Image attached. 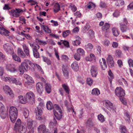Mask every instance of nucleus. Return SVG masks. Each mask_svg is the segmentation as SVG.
Listing matches in <instances>:
<instances>
[{
	"label": "nucleus",
	"instance_id": "f257e3e1",
	"mask_svg": "<svg viewBox=\"0 0 133 133\" xmlns=\"http://www.w3.org/2000/svg\"><path fill=\"white\" fill-rule=\"evenodd\" d=\"M17 109L14 106L11 107L9 111V116L11 122L14 123L17 116Z\"/></svg>",
	"mask_w": 133,
	"mask_h": 133
},
{
	"label": "nucleus",
	"instance_id": "f03ea898",
	"mask_svg": "<svg viewBox=\"0 0 133 133\" xmlns=\"http://www.w3.org/2000/svg\"><path fill=\"white\" fill-rule=\"evenodd\" d=\"M104 106L113 112H116V108L113 104L109 100L105 101L104 102Z\"/></svg>",
	"mask_w": 133,
	"mask_h": 133
},
{
	"label": "nucleus",
	"instance_id": "7ed1b4c3",
	"mask_svg": "<svg viewBox=\"0 0 133 133\" xmlns=\"http://www.w3.org/2000/svg\"><path fill=\"white\" fill-rule=\"evenodd\" d=\"M128 23L127 19L125 18L123 19V23L121 22L119 23V27L121 31L123 32H125L129 30L128 27L126 25Z\"/></svg>",
	"mask_w": 133,
	"mask_h": 133
},
{
	"label": "nucleus",
	"instance_id": "20e7f679",
	"mask_svg": "<svg viewBox=\"0 0 133 133\" xmlns=\"http://www.w3.org/2000/svg\"><path fill=\"white\" fill-rule=\"evenodd\" d=\"M3 79L5 81H8L10 83L12 82L17 85H21L22 84V83L20 82L17 81L16 78L14 77H7L3 78Z\"/></svg>",
	"mask_w": 133,
	"mask_h": 133
},
{
	"label": "nucleus",
	"instance_id": "39448f33",
	"mask_svg": "<svg viewBox=\"0 0 133 133\" xmlns=\"http://www.w3.org/2000/svg\"><path fill=\"white\" fill-rule=\"evenodd\" d=\"M27 60H25L19 66V70L20 72H24L28 70L29 66L28 65V63L27 62Z\"/></svg>",
	"mask_w": 133,
	"mask_h": 133
},
{
	"label": "nucleus",
	"instance_id": "423d86ee",
	"mask_svg": "<svg viewBox=\"0 0 133 133\" xmlns=\"http://www.w3.org/2000/svg\"><path fill=\"white\" fill-rule=\"evenodd\" d=\"M0 116L3 119L5 118L8 115V112L5 110V108L2 104L0 102Z\"/></svg>",
	"mask_w": 133,
	"mask_h": 133
},
{
	"label": "nucleus",
	"instance_id": "0eeeda50",
	"mask_svg": "<svg viewBox=\"0 0 133 133\" xmlns=\"http://www.w3.org/2000/svg\"><path fill=\"white\" fill-rule=\"evenodd\" d=\"M25 97L28 101L33 103L35 101V95L31 92H27L25 95Z\"/></svg>",
	"mask_w": 133,
	"mask_h": 133
},
{
	"label": "nucleus",
	"instance_id": "6e6552de",
	"mask_svg": "<svg viewBox=\"0 0 133 133\" xmlns=\"http://www.w3.org/2000/svg\"><path fill=\"white\" fill-rule=\"evenodd\" d=\"M3 48L4 50L8 54H11L13 52V49L12 46L9 43L4 44L3 46Z\"/></svg>",
	"mask_w": 133,
	"mask_h": 133
},
{
	"label": "nucleus",
	"instance_id": "1a4fd4ad",
	"mask_svg": "<svg viewBox=\"0 0 133 133\" xmlns=\"http://www.w3.org/2000/svg\"><path fill=\"white\" fill-rule=\"evenodd\" d=\"M116 95L119 98L124 96L125 95L124 90L121 87H117L115 90Z\"/></svg>",
	"mask_w": 133,
	"mask_h": 133
},
{
	"label": "nucleus",
	"instance_id": "9d476101",
	"mask_svg": "<svg viewBox=\"0 0 133 133\" xmlns=\"http://www.w3.org/2000/svg\"><path fill=\"white\" fill-rule=\"evenodd\" d=\"M97 70L98 68L96 66L93 65L91 66L90 72L92 77H96L98 74Z\"/></svg>",
	"mask_w": 133,
	"mask_h": 133
},
{
	"label": "nucleus",
	"instance_id": "9b49d317",
	"mask_svg": "<svg viewBox=\"0 0 133 133\" xmlns=\"http://www.w3.org/2000/svg\"><path fill=\"white\" fill-rule=\"evenodd\" d=\"M3 89L4 91L6 94H9L12 98L14 97V94L13 93L12 91L8 86L5 85L3 87Z\"/></svg>",
	"mask_w": 133,
	"mask_h": 133
},
{
	"label": "nucleus",
	"instance_id": "f8f14e48",
	"mask_svg": "<svg viewBox=\"0 0 133 133\" xmlns=\"http://www.w3.org/2000/svg\"><path fill=\"white\" fill-rule=\"evenodd\" d=\"M107 59L108 66L110 68L113 67L114 66L115 63L112 56L110 55H109Z\"/></svg>",
	"mask_w": 133,
	"mask_h": 133
},
{
	"label": "nucleus",
	"instance_id": "ddd939ff",
	"mask_svg": "<svg viewBox=\"0 0 133 133\" xmlns=\"http://www.w3.org/2000/svg\"><path fill=\"white\" fill-rule=\"evenodd\" d=\"M37 130L39 132H42L43 133H49L48 130L44 124L40 125L37 128Z\"/></svg>",
	"mask_w": 133,
	"mask_h": 133
},
{
	"label": "nucleus",
	"instance_id": "4468645a",
	"mask_svg": "<svg viewBox=\"0 0 133 133\" xmlns=\"http://www.w3.org/2000/svg\"><path fill=\"white\" fill-rule=\"evenodd\" d=\"M35 112L36 113V119L39 120L42 119V110L41 108L39 107H37L36 109Z\"/></svg>",
	"mask_w": 133,
	"mask_h": 133
},
{
	"label": "nucleus",
	"instance_id": "2eb2a0df",
	"mask_svg": "<svg viewBox=\"0 0 133 133\" xmlns=\"http://www.w3.org/2000/svg\"><path fill=\"white\" fill-rule=\"evenodd\" d=\"M7 70L11 73H14L17 72V70L15 66L10 64H8L6 67Z\"/></svg>",
	"mask_w": 133,
	"mask_h": 133
},
{
	"label": "nucleus",
	"instance_id": "dca6fc26",
	"mask_svg": "<svg viewBox=\"0 0 133 133\" xmlns=\"http://www.w3.org/2000/svg\"><path fill=\"white\" fill-rule=\"evenodd\" d=\"M36 87L37 91L40 95H41L44 91L43 84L40 82H38L36 84Z\"/></svg>",
	"mask_w": 133,
	"mask_h": 133
},
{
	"label": "nucleus",
	"instance_id": "f3484780",
	"mask_svg": "<svg viewBox=\"0 0 133 133\" xmlns=\"http://www.w3.org/2000/svg\"><path fill=\"white\" fill-rule=\"evenodd\" d=\"M69 67L66 65H63L62 70L64 76L66 78L69 77Z\"/></svg>",
	"mask_w": 133,
	"mask_h": 133
},
{
	"label": "nucleus",
	"instance_id": "a211bd4d",
	"mask_svg": "<svg viewBox=\"0 0 133 133\" xmlns=\"http://www.w3.org/2000/svg\"><path fill=\"white\" fill-rule=\"evenodd\" d=\"M99 62L102 69L105 70L107 68V65L105 60L104 58H102L100 60Z\"/></svg>",
	"mask_w": 133,
	"mask_h": 133
},
{
	"label": "nucleus",
	"instance_id": "6ab92c4d",
	"mask_svg": "<svg viewBox=\"0 0 133 133\" xmlns=\"http://www.w3.org/2000/svg\"><path fill=\"white\" fill-rule=\"evenodd\" d=\"M75 38L76 39L72 41V44L74 45H79L81 43V38L78 36H76Z\"/></svg>",
	"mask_w": 133,
	"mask_h": 133
},
{
	"label": "nucleus",
	"instance_id": "aec40b11",
	"mask_svg": "<svg viewBox=\"0 0 133 133\" xmlns=\"http://www.w3.org/2000/svg\"><path fill=\"white\" fill-rule=\"evenodd\" d=\"M34 121L32 119L30 118H28L27 119V127L28 129H30L32 128H33L32 127L33 125V122Z\"/></svg>",
	"mask_w": 133,
	"mask_h": 133
},
{
	"label": "nucleus",
	"instance_id": "412c9836",
	"mask_svg": "<svg viewBox=\"0 0 133 133\" xmlns=\"http://www.w3.org/2000/svg\"><path fill=\"white\" fill-rule=\"evenodd\" d=\"M22 46L24 51L26 55L28 56H30V52L28 47L25 44H23Z\"/></svg>",
	"mask_w": 133,
	"mask_h": 133
},
{
	"label": "nucleus",
	"instance_id": "4be33fe9",
	"mask_svg": "<svg viewBox=\"0 0 133 133\" xmlns=\"http://www.w3.org/2000/svg\"><path fill=\"white\" fill-rule=\"evenodd\" d=\"M57 112V111L55 110H54V115L56 118L58 120H60L62 118V112Z\"/></svg>",
	"mask_w": 133,
	"mask_h": 133
},
{
	"label": "nucleus",
	"instance_id": "5701e85b",
	"mask_svg": "<svg viewBox=\"0 0 133 133\" xmlns=\"http://www.w3.org/2000/svg\"><path fill=\"white\" fill-rule=\"evenodd\" d=\"M72 69L75 71H77L79 70V66L77 62H74L71 65Z\"/></svg>",
	"mask_w": 133,
	"mask_h": 133
},
{
	"label": "nucleus",
	"instance_id": "b1692460",
	"mask_svg": "<svg viewBox=\"0 0 133 133\" xmlns=\"http://www.w3.org/2000/svg\"><path fill=\"white\" fill-rule=\"evenodd\" d=\"M17 128L19 133H25L26 130V127L25 126L21 125Z\"/></svg>",
	"mask_w": 133,
	"mask_h": 133
},
{
	"label": "nucleus",
	"instance_id": "393cba45",
	"mask_svg": "<svg viewBox=\"0 0 133 133\" xmlns=\"http://www.w3.org/2000/svg\"><path fill=\"white\" fill-rule=\"evenodd\" d=\"M86 60L87 61H91L96 59V57L94 54L92 53L90 54L89 56L86 57Z\"/></svg>",
	"mask_w": 133,
	"mask_h": 133
},
{
	"label": "nucleus",
	"instance_id": "a878e982",
	"mask_svg": "<svg viewBox=\"0 0 133 133\" xmlns=\"http://www.w3.org/2000/svg\"><path fill=\"white\" fill-rule=\"evenodd\" d=\"M41 27L45 32L48 33H51V30L49 29L47 26L41 24Z\"/></svg>",
	"mask_w": 133,
	"mask_h": 133
},
{
	"label": "nucleus",
	"instance_id": "bb28decb",
	"mask_svg": "<svg viewBox=\"0 0 133 133\" xmlns=\"http://www.w3.org/2000/svg\"><path fill=\"white\" fill-rule=\"evenodd\" d=\"M62 87L66 94H69L70 89L69 86L67 84H63L62 85Z\"/></svg>",
	"mask_w": 133,
	"mask_h": 133
},
{
	"label": "nucleus",
	"instance_id": "cd10ccee",
	"mask_svg": "<svg viewBox=\"0 0 133 133\" xmlns=\"http://www.w3.org/2000/svg\"><path fill=\"white\" fill-rule=\"evenodd\" d=\"M45 88L47 92L50 93L51 91V86L50 84L49 83H46L45 85Z\"/></svg>",
	"mask_w": 133,
	"mask_h": 133
},
{
	"label": "nucleus",
	"instance_id": "c85d7f7f",
	"mask_svg": "<svg viewBox=\"0 0 133 133\" xmlns=\"http://www.w3.org/2000/svg\"><path fill=\"white\" fill-rule=\"evenodd\" d=\"M93 45L91 43H89L86 45L85 46V50L87 51H91L93 48Z\"/></svg>",
	"mask_w": 133,
	"mask_h": 133
},
{
	"label": "nucleus",
	"instance_id": "c756f323",
	"mask_svg": "<svg viewBox=\"0 0 133 133\" xmlns=\"http://www.w3.org/2000/svg\"><path fill=\"white\" fill-rule=\"evenodd\" d=\"M29 44L30 46L32 48L33 52L38 51V50L40 48V46L39 45H35L33 43H29Z\"/></svg>",
	"mask_w": 133,
	"mask_h": 133
},
{
	"label": "nucleus",
	"instance_id": "7c9ffc66",
	"mask_svg": "<svg viewBox=\"0 0 133 133\" xmlns=\"http://www.w3.org/2000/svg\"><path fill=\"white\" fill-rule=\"evenodd\" d=\"M46 106L47 109L50 110H51L54 107L52 103L50 101L47 102Z\"/></svg>",
	"mask_w": 133,
	"mask_h": 133
},
{
	"label": "nucleus",
	"instance_id": "2f4dec72",
	"mask_svg": "<svg viewBox=\"0 0 133 133\" xmlns=\"http://www.w3.org/2000/svg\"><path fill=\"white\" fill-rule=\"evenodd\" d=\"M112 31L113 35L117 37L119 34V32L117 29L114 28L112 29Z\"/></svg>",
	"mask_w": 133,
	"mask_h": 133
},
{
	"label": "nucleus",
	"instance_id": "473e14b6",
	"mask_svg": "<svg viewBox=\"0 0 133 133\" xmlns=\"http://www.w3.org/2000/svg\"><path fill=\"white\" fill-rule=\"evenodd\" d=\"M86 125L87 127H91L94 126V124L91 118H89L87 119L86 123Z\"/></svg>",
	"mask_w": 133,
	"mask_h": 133
},
{
	"label": "nucleus",
	"instance_id": "72a5a7b5",
	"mask_svg": "<svg viewBox=\"0 0 133 133\" xmlns=\"http://www.w3.org/2000/svg\"><path fill=\"white\" fill-rule=\"evenodd\" d=\"M20 102L22 104L25 103L28 101L26 98L23 97V96L21 95L18 96Z\"/></svg>",
	"mask_w": 133,
	"mask_h": 133
},
{
	"label": "nucleus",
	"instance_id": "f704fd0d",
	"mask_svg": "<svg viewBox=\"0 0 133 133\" xmlns=\"http://www.w3.org/2000/svg\"><path fill=\"white\" fill-rule=\"evenodd\" d=\"M18 54L22 58H24L25 57L26 55L24 53L22 49L20 48H18L17 50Z\"/></svg>",
	"mask_w": 133,
	"mask_h": 133
},
{
	"label": "nucleus",
	"instance_id": "c9c22d12",
	"mask_svg": "<svg viewBox=\"0 0 133 133\" xmlns=\"http://www.w3.org/2000/svg\"><path fill=\"white\" fill-rule=\"evenodd\" d=\"M23 125V124L21 122V120L19 119H18L15 123L14 128H17L21 125Z\"/></svg>",
	"mask_w": 133,
	"mask_h": 133
},
{
	"label": "nucleus",
	"instance_id": "e433bc0d",
	"mask_svg": "<svg viewBox=\"0 0 133 133\" xmlns=\"http://www.w3.org/2000/svg\"><path fill=\"white\" fill-rule=\"evenodd\" d=\"M35 41L36 43L40 45H45L47 44V43L45 41L40 40L37 38L36 39Z\"/></svg>",
	"mask_w": 133,
	"mask_h": 133
},
{
	"label": "nucleus",
	"instance_id": "4c0bfd02",
	"mask_svg": "<svg viewBox=\"0 0 133 133\" xmlns=\"http://www.w3.org/2000/svg\"><path fill=\"white\" fill-rule=\"evenodd\" d=\"M60 9V6L59 4L56 3L54 6L53 10L54 11L55 13L58 12Z\"/></svg>",
	"mask_w": 133,
	"mask_h": 133
},
{
	"label": "nucleus",
	"instance_id": "58836bf2",
	"mask_svg": "<svg viewBox=\"0 0 133 133\" xmlns=\"http://www.w3.org/2000/svg\"><path fill=\"white\" fill-rule=\"evenodd\" d=\"M77 52L80 56H83L85 55V52L83 49L82 48H79L77 49Z\"/></svg>",
	"mask_w": 133,
	"mask_h": 133
},
{
	"label": "nucleus",
	"instance_id": "ea45409f",
	"mask_svg": "<svg viewBox=\"0 0 133 133\" xmlns=\"http://www.w3.org/2000/svg\"><path fill=\"white\" fill-rule=\"evenodd\" d=\"M100 91L97 88L94 89L92 90L91 94L92 95H98L100 94Z\"/></svg>",
	"mask_w": 133,
	"mask_h": 133
},
{
	"label": "nucleus",
	"instance_id": "a19ab883",
	"mask_svg": "<svg viewBox=\"0 0 133 133\" xmlns=\"http://www.w3.org/2000/svg\"><path fill=\"white\" fill-rule=\"evenodd\" d=\"M120 129L121 133H128V131L126 127L123 125H121L120 127Z\"/></svg>",
	"mask_w": 133,
	"mask_h": 133
},
{
	"label": "nucleus",
	"instance_id": "79ce46f5",
	"mask_svg": "<svg viewBox=\"0 0 133 133\" xmlns=\"http://www.w3.org/2000/svg\"><path fill=\"white\" fill-rule=\"evenodd\" d=\"M23 114L25 118H27L29 114V111L26 108L24 109L23 110Z\"/></svg>",
	"mask_w": 133,
	"mask_h": 133
},
{
	"label": "nucleus",
	"instance_id": "37998d69",
	"mask_svg": "<svg viewBox=\"0 0 133 133\" xmlns=\"http://www.w3.org/2000/svg\"><path fill=\"white\" fill-rule=\"evenodd\" d=\"M27 62L31 66V67L34 70L36 67V64H37L32 63L29 60H27Z\"/></svg>",
	"mask_w": 133,
	"mask_h": 133
},
{
	"label": "nucleus",
	"instance_id": "c03bdc74",
	"mask_svg": "<svg viewBox=\"0 0 133 133\" xmlns=\"http://www.w3.org/2000/svg\"><path fill=\"white\" fill-rule=\"evenodd\" d=\"M13 59L15 61H17L18 62H21V59L19 57L17 56V55L13 53L12 55Z\"/></svg>",
	"mask_w": 133,
	"mask_h": 133
},
{
	"label": "nucleus",
	"instance_id": "a18cd8bd",
	"mask_svg": "<svg viewBox=\"0 0 133 133\" xmlns=\"http://www.w3.org/2000/svg\"><path fill=\"white\" fill-rule=\"evenodd\" d=\"M110 27V25L109 23H105L104 26H103L102 29L103 30L105 31L108 29Z\"/></svg>",
	"mask_w": 133,
	"mask_h": 133
},
{
	"label": "nucleus",
	"instance_id": "49530a36",
	"mask_svg": "<svg viewBox=\"0 0 133 133\" xmlns=\"http://www.w3.org/2000/svg\"><path fill=\"white\" fill-rule=\"evenodd\" d=\"M70 33V31L69 30L64 31L63 33V36L64 37H66L68 36Z\"/></svg>",
	"mask_w": 133,
	"mask_h": 133
},
{
	"label": "nucleus",
	"instance_id": "de8ad7c7",
	"mask_svg": "<svg viewBox=\"0 0 133 133\" xmlns=\"http://www.w3.org/2000/svg\"><path fill=\"white\" fill-rule=\"evenodd\" d=\"M43 58L44 61L48 65H49L51 64V62L49 59H48L47 58L44 56H43Z\"/></svg>",
	"mask_w": 133,
	"mask_h": 133
},
{
	"label": "nucleus",
	"instance_id": "09e8293b",
	"mask_svg": "<svg viewBox=\"0 0 133 133\" xmlns=\"http://www.w3.org/2000/svg\"><path fill=\"white\" fill-rule=\"evenodd\" d=\"M98 118L101 122H103L105 121L104 116L101 114L98 116Z\"/></svg>",
	"mask_w": 133,
	"mask_h": 133
},
{
	"label": "nucleus",
	"instance_id": "8fccbe9b",
	"mask_svg": "<svg viewBox=\"0 0 133 133\" xmlns=\"http://www.w3.org/2000/svg\"><path fill=\"white\" fill-rule=\"evenodd\" d=\"M88 34L91 37L94 36V32L92 30H90L88 32Z\"/></svg>",
	"mask_w": 133,
	"mask_h": 133
},
{
	"label": "nucleus",
	"instance_id": "3c124183",
	"mask_svg": "<svg viewBox=\"0 0 133 133\" xmlns=\"http://www.w3.org/2000/svg\"><path fill=\"white\" fill-rule=\"evenodd\" d=\"M54 108V110L56 109V111L58 112H62V110H61V108L57 104H55Z\"/></svg>",
	"mask_w": 133,
	"mask_h": 133
},
{
	"label": "nucleus",
	"instance_id": "603ef678",
	"mask_svg": "<svg viewBox=\"0 0 133 133\" xmlns=\"http://www.w3.org/2000/svg\"><path fill=\"white\" fill-rule=\"evenodd\" d=\"M57 123V122L55 119V118H54L53 121H51L49 123V124L50 125L54 126Z\"/></svg>",
	"mask_w": 133,
	"mask_h": 133
},
{
	"label": "nucleus",
	"instance_id": "864d4df0",
	"mask_svg": "<svg viewBox=\"0 0 133 133\" xmlns=\"http://www.w3.org/2000/svg\"><path fill=\"white\" fill-rule=\"evenodd\" d=\"M104 45L105 46H108L110 44V41L108 40H105L103 42Z\"/></svg>",
	"mask_w": 133,
	"mask_h": 133
},
{
	"label": "nucleus",
	"instance_id": "5fc2aeb1",
	"mask_svg": "<svg viewBox=\"0 0 133 133\" xmlns=\"http://www.w3.org/2000/svg\"><path fill=\"white\" fill-rule=\"evenodd\" d=\"M125 118L126 119V120L127 121L129 122H130V116L129 114L127 113H125L124 114Z\"/></svg>",
	"mask_w": 133,
	"mask_h": 133
},
{
	"label": "nucleus",
	"instance_id": "6e6d98bb",
	"mask_svg": "<svg viewBox=\"0 0 133 133\" xmlns=\"http://www.w3.org/2000/svg\"><path fill=\"white\" fill-rule=\"evenodd\" d=\"M87 82L88 85H91L92 84L93 80L90 78H88L87 79Z\"/></svg>",
	"mask_w": 133,
	"mask_h": 133
},
{
	"label": "nucleus",
	"instance_id": "4d7b16f0",
	"mask_svg": "<svg viewBox=\"0 0 133 133\" xmlns=\"http://www.w3.org/2000/svg\"><path fill=\"white\" fill-rule=\"evenodd\" d=\"M31 83L30 82L26 81L25 83V86L28 88H30L31 87Z\"/></svg>",
	"mask_w": 133,
	"mask_h": 133
},
{
	"label": "nucleus",
	"instance_id": "13d9d810",
	"mask_svg": "<svg viewBox=\"0 0 133 133\" xmlns=\"http://www.w3.org/2000/svg\"><path fill=\"white\" fill-rule=\"evenodd\" d=\"M128 63L130 67H133V60L132 59L130 58H129Z\"/></svg>",
	"mask_w": 133,
	"mask_h": 133
},
{
	"label": "nucleus",
	"instance_id": "bf43d9fd",
	"mask_svg": "<svg viewBox=\"0 0 133 133\" xmlns=\"http://www.w3.org/2000/svg\"><path fill=\"white\" fill-rule=\"evenodd\" d=\"M90 28V26L89 25L86 24L83 29L84 32H85L87 31Z\"/></svg>",
	"mask_w": 133,
	"mask_h": 133
},
{
	"label": "nucleus",
	"instance_id": "052dcab7",
	"mask_svg": "<svg viewBox=\"0 0 133 133\" xmlns=\"http://www.w3.org/2000/svg\"><path fill=\"white\" fill-rule=\"evenodd\" d=\"M122 54V52L119 50H116L115 51V54L119 57L121 56Z\"/></svg>",
	"mask_w": 133,
	"mask_h": 133
},
{
	"label": "nucleus",
	"instance_id": "680f3d73",
	"mask_svg": "<svg viewBox=\"0 0 133 133\" xmlns=\"http://www.w3.org/2000/svg\"><path fill=\"white\" fill-rule=\"evenodd\" d=\"M97 52L98 54H99L100 55H101V48L99 45H97L96 47Z\"/></svg>",
	"mask_w": 133,
	"mask_h": 133
},
{
	"label": "nucleus",
	"instance_id": "e2e57ef3",
	"mask_svg": "<svg viewBox=\"0 0 133 133\" xmlns=\"http://www.w3.org/2000/svg\"><path fill=\"white\" fill-rule=\"evenodd\" d=\"M100 7L102 8L106 7L107 4L104 2L101 1L99 5Z\"/></svg>",
	"mask_w": 133,
	"mask_h": 133
},
{
	"label": "nucleus",
	"instance_id": "0e129e2a",
	"mask_svg": "<svg viewBox=\"0 0 133 133\" xmlns=\"http://www.w3.org/2000/svg\"><path fill=\"white\" fill-rule=\"evenodd\" d=\"M108 74H109V75L110 77V78H109V79L110 82H111L110 80H111V79H112L113 78V74H112L111 71L110 70L109 71Z\"/></svg>",
	"mask_w": 133,
	"mask_h": 133
},
{
	"label": "nucleus",
	"instance_id": "69168bd1",
	"mask_svg": "<svg viewBox=\"0 0 133 133\" xmlns=\"http://www.w3.org/2000/svg\"><path fill=\"white\" fill-rule=\"evenodd\" d=\"M34 56L36 58L39 57V55L38 51L33 52Z\"/></svg>",
	"mask_w": 133,
	"mask_h": 133
},
{
	"label": "nucleus",
	"instance_id": "338daca9",
	"mask_svg": "<svg viewBox=\"0 0 133 133\" xmlns=\"http://www.w3.org/2000/svg\"><path fill=\"white\" fill-rule=\"evenodd\" d=\"M62 44L67 48H69V42L67 41H63Z\"/></svg>",
	"mask_w": 133,
	"mask_h": 133
},
{
	"label": "nucleus",
	"instance_id": "774afa93",
	"mask_svg": "<svg viewBox=\"0 0 133 133\" xmlns=\"http://www.w3.org/2000/svg\"><path fill=\"white\" fill-rule=\"evenodd\" d=\"M119 12L117 10H116L115 12L113 14V15L114 17H117L119 15Z\"/></svg>",
	"mask_w": 133,
	"mask_h": 133
}]
</instances>
